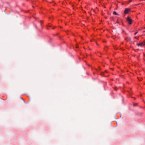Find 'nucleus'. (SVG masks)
I'll return each instance as SVG.
<instances>
[{"label": "nucleus", "instance_id": "nucleus-1", "mask_svg": "<svg viewBox=\"0 0 145 145\" xmlns=\"http://www.w3.org/2000/svg\"><path fill=\"white\" fill-rule=\"evenodd\" d=\"M127 20L129 22V24H131L132 23V20L131 18L128 17L127 18Z\"/></svg>", "mask_w": 145, "mask_h": 145}, {"label": "nucleus", "instance_id": "nucleus-2", "mask_svg": "<svg viewBox=\"0 0 145 145\" xmlns=\"http://www.w3.org/2000/svg\"><path fill=\"white\" fill-rule=\"evenodd\" d=\"M130 10V9L129 8H125V10L124 11V13L125 14H127L128 13V12Z\"/></svg>", "mask_w": 145, "mask_h": 145}, {"label": "nucleus", "instance_id": "nucleus-3", "mask_svg": "<svg viewBox=\"0 0 145 145\" xmlns=\"http://www.w3.org/2000/svg\"><path fill=\"white\" fill-rule=\"evenodd\" d=\"M145 45V43L143 42H142L141 43H138L137 44V45L138 46H142L144 45Z\"/></svg>", "mask_w": 145, "mask_h": 145}, {"label": "nucleus", "instance_id": "nucleus-4", "mask_svg": "<svg viewBox=\"0 0 145 145\" xmlns=\"http://www.w3.org/2000/svg\"><path fill=\"white\" fill-rule=\"evenodd\" d=\"M113 14H115V15H118V14L117 13L115 12V11H114L113 12Z\"/></svg>", "mask_w": 145, "mask_h": 145}, {"label": "nucleus", "instance_id": "nucleus-5", "mask_svg": "<svg viewBox=\"0 0 145 145\" xmlns=\"http://www.w3.org/2000/svg\"><path fill=\"white\" fill-rule=\"evenodd\" d=\"M135 39H138V37H135Z\"/></svg>", "mask_w": 145, "mask_h": 145}, {"label": "nucleus", "instance_id": "nucleus-6", "mask_svg": "<svg viewBox=\"0 0 145 145\" xmlns=\"http://www.w3.org/2000/svg\"><path fill=\"white\" fill-rule=\"evenodd\" d=\"M137 33V32H136L134 34V35H136Z\"/></svg>", "mask_w": 145, "mask_h": 145}, {"label": "nucleus", "instance_id": "nucleus-7", "mask_svg": "<svg viewBox=\"0 0 145 145\" xmlns=\"http://www.w3.org/2000/svg\"><path fill=\"white\" fill-rule=\"evenodd\" d=\"M22 99V101H24V102H25L24 100L23 99Z\"/></svg>", "mask_w": 145, "mask_h": 145}, {"label": "nucleus", "instance_id": "nucleus-8", "mask_svg": "<svg viewBox=\"0 0 145 145\" xmlns=\"http://www.w3.org/2000/svg\"><path fill=\"white\" fill-rule=\"evenodd\" d=\"M115 90H117V89H116V88L115 89Z\"/></svg>", "mask_w": 145, "mask_h": 145}, {"label": "nucleus", "instance_id": "nucleus-9", "mask_svg": "<svg viewBox=\"0 0 145 145\" xmlns=\"http://www.w3.org/2000/svg\"><path fill=\"white\" fill-rule=\"evenodd\" d=\"M130 39V40H131V38H130V39Z\"/></svg>", "mask_w": 145, "mask_h": 145}]
</instances>
